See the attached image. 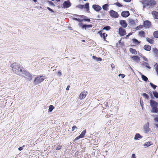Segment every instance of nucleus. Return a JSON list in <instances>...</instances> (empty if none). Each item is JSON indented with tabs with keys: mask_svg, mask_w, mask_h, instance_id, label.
Instances as JSON below:
<instances>
[{
	"mask_svg": "<svg viewBox=\"0 0 158 158\" xmlns=\"http://www.w3.org/2000/svg\"><path fill=\"white\" fill-rule=\"evenodd\" d=\"M99 33L101 37L103 38L104 40L106 39V37L107 36V35L105 33H102V31H100L99 32Z\"/></svg>",
	"mask_w": 158,
	"mask_h": 158,
	"instance_id": "16",
	"label": "nucleus"
},
{
	"mask_svg": "<svg viewBox=\"0 0 158 158\" xmlns=\"http://www.w3.org/2000/svg\"><path fill=\"white\" fill-rule=\"evenodd\" d=\"M131 158H136L135 155V154H133L131 156Z\"/></svg>",
	"mask_w": 158,
	"mask_h": 158,
	"instance_id": "48",
	"label": "nucleus"
},
{
	"mask_svg": "<svg viewBox=\"0 0 158 158\" xmlns=\"http://www.w3.org/2000/svg\"><path fill=\"white\" fill-rule=\"evenodd\" d=\"M130 66V68L131 69V70L133 71V69H132V68H131L130 66Z\"/></svg>",
	"mask_w": 158,
	"mask_h": 158,
	"instance_id": "63",
	"label": "nucleus"
},
{
	"mask_svg": "<svg viewBox=\"0 0 158 158\" xmlns=\"http://www.w3.org/2000/svg\"><path fill=\"white\" fill-rule=\"evenodd\" d=\"M110 26H106L104 27L103 29L106 30L107 31H108L110 30Z\"/></svg>",
	"mask_w": 158,
	"mask_h": 158,
	"instance_id": "41",
	"label": "nucleus"
},
{
	"mask_svg": "<svg viewBox=\"0 0 158 158\" xmlns=\"http://www.w3.org/2000/svg\"><path fill=\"white\" fill-rule=\"evenodd\" d=\"M150 103L152 108L151 112L158 113V103L153 100H151L150 101Z\"/></svg>",
	"mask_w": 158,
	"mask_h": 158,
	"instance_id": "2",
	"label": "nucleus"
},
{
	"mask_svg": "<svg viewBox=\"0 0 158 158\" xmlns=\"http://www.w3.org/2000/svg\"><path fill=\"white\" fill-rule=\"evenodd\" d=\"M92 8L94 10L97 11H99L102 9V8L100 6L95 4L93 5L92 6Z\"/></svg>",
	"mask_w": 158,
	"mask_h": 158,
	"instance_id": "10",
	"label": "nucleus"
},
{
	"mask_svg": "<svg viewBox=\"0 0 158 158\" xmlns=\"http://www.w3.org/2000/svg\"><path fill=\"white\" fill-rule=\"evenodd\" d=\"M118 76H121L122 78H123L125 77V75L123 74H120Z\"/></svg>",
	"mask_w": 158,
	"mask_h": 158,
	"instance_id": "47",
	"label": "nucleus"
},
{
	"mask_svg": "<svg viewBox=\"0 0 158 158\" xmlns=\"http://www.w3.org/2000/svg\"><path fill=\"white\" fill-rule=\"evenodd\" d=\"M62 73L60 72L59 71L57 73V75L59 76L61 75Z\"/></svg>",
	"mask_w": 158,
	"mask_h": 158,
	"instance_id": "52",
	"label": "nucleus"
},
{
	"mask_svg": "<svg viewBox=\"0 0 158 158\" xmlns=\"http://www.w3.org/2000/svg\"><path fill=\"white\" fill-rule=\"evenodd\" d=\"M63 6L64 8H67L70 6L71 4L69 1H65L63 4Z\"/></svg>",
	"mask_w": 158,
	"mask_h": 158,
	"instance_id": "13",
	"label": "nucleus"
},
{
	"mask_svg": "<svg viewBox=\"0 0 158 158\" xmlns=\"http://www.w3.org/2000/svg\"><path fill=\"white\" fill-rule=\"evenodd\" d=\"M153 35L155 37L158 38V31H155Z\"/></svg>",
	"mask_w": 158,
	"mask_h": 158,
	"instance_id": "33",
	"label": "nucleus"
},
{
	"mask_svg": "<svg viewBox=\"0 0 158 158\" xmlns=\"http://www.w3.org/2000/svg\"><path fill=\"white\" fill-rule=\"evenodd\" d=\"M25 147V146L23 145V147H21L19 148H18L19 150L20 151L22 150L23 149V147Z\"/></svg>",
	"mask_w": 158,
	"mask_h": 158,
	"instance_id": "49",
	"label": "nucleus"
},
{
	"mask_svg": "<svg viewBox=\"0 0 158 158\" xmlns=\"http://www.w3.org/2000/svg\"><path fill=\"white\" fill-rule=\"evenodd\" d=\"M147 41L151 44H152L153 43V40L152 39H150L149 38H146Z\"/></svg>",
	"mask_w": 158,
	"mask_h": 158,
	"instance_id": "26",
	"label": "nucleus"
},
{
	"mask_svg": "<svg viewBox=\"0 0 158 158\" xmlns=\"http://www.w3.org/2000/svg\"><path fill=\"white\" fill-rule=\"evenodd\" d=\"M108 5L107 4H105L103 6L102 8L104 10H107L108 9Z\"/></svg>",
	"mask_w": 158,
	"mask_h": 158,
	"instance_id": "32",
	"label": "nucleus"
},
{
	"mask_svg": "<svg viewBox=\"0 0 158 158\" xmlns=\"http://www.w3.org/2000/svg\"><path fill=\"white\" fill-rule=\"evenodd\" d=\"M79 25L81 27L82 29H85L86 30H88L89 28H91L92 27V25H83L81 23H79Z\"/></svg>",
	"mask_w": 158,
	"mask_h": 158,
	"instance_id": "7",
	"label": "nucleus"
},
{
	"mask_svg": "<svg viewBox=\"0 0 158 158\" xmlns=\"http://www.w3.org/2000/svg\"><path fill=\"white\" fill-rule=\"evenodd\" d=\"M141 27H140V26H139V27H137V30H139L140 29H141Z\"/></svg>",
	"mask_w": 158,
	"mask_h": 158,
	"instance_id": "56",
	"label": "nucleus"
},
{
	"mask_svg": "<svg viewBox=\"0 0 158 158\" xmlns=\"http://www.w3.org/2000/svg\"><path fill=\"white\" fill-rule=\"evenodd\" d=\"M61 146L60 145H58L57 146V147L56 148V150H60V149L61 148Z\"/></svg>",
	"mask_w": 158,
	"mask_h": 158,
	"instance_id": "45",
	"label": "nucleus"
},
{
	"mask_svg": "<svg viewBox=\"0 0 158 158\" xmlns=\"http://www.w3.org/2000/svg\"><path fill=\"white\" fill-rule=\"evenodd\" d=\"M140 105L141 104H143V101H141V100H140Z\"/></svg>",
	"mask_w": 158,
	"mask_h": 158,
	"instance_id": "60",
	"label": "nucleus"
},
{
	"mask_svg": "<svg viewBox=\"0 0 158 158\" xmlns=\"http://www.w3.org/2000/svg\"><path fill=\"white\" fill-rule=\"evenodd\" d=\"M152 145V143H151V142H146L145 143L143 144V146H145H145L148 147V146H150V145Z\"/></svg>",
	"mask_w": 158,
	"mask_h": 158,
	"instance_id": "29",
	"label": "nucleus"
},
{
	"mask_svg": "<svg viewBox=\"0 0 158 158\" xmlns=\"http://www.w3.org/2000/svg\"><path fill=\"white\" fill-rule=\"evenodd\" d=\"M131 58L136 63H138L140 60V58L137 56H133L131 57Z\"/></svg>",
	"mask_w": 158,
	"mask_h": 158,
	"instance_id": "15",
	"label": "nucleus"
},
{
	"mask_svg": "<svg viewBox=\"0 0 158 158\" xmlns=\"http://www.w3.org/2000/svg\"><path fill=\"white\" fill-rule=\"evenodd\" d=\"M111 66L112 69H113L115 67L114 65L113 64H111Z\"/></svg>",
	"mask_w": 158,
	"mask_h": 158,
	"instance_id": "54",
	"label": "nucleus"
},
{
	"mask_svg": "<svg viewBox=\"0 0 158 158\" xmlns=\"http://www.w3.org/2000/svg\"><path fill=\"white\" fill-rule=\"evenodd\" d=\"M87 92L85 90L82 92L80 94L79 98L80 100L83 99L87 94Z\"/></svg>",
	"mask_w": 158,
	"mask_h": 158,
	"instance_id": "6",
	"label": "nucleus"
},
{
	"mask_svg": "<svg viewBox=\"0 0 158 158\" xmlns=\"http://www.w3.org/2000/svg\"><path fill=\"white\" fill-rule=\"evenodd\" d=\"M120 24L122 27L124 28H126L127 26V24L125 20H120Z\"/></svg>",
	"mask_w": 158,
	"mask_h": 158,
	"instance_id": "14",
	"label": "nucleus"
},
{
	"mask_svg": "<svg viewBox=\"0 0 158 158\" xmlns=\"http://www.w3.org/2000/svg\"><path fill=\"white\" fill-rule=\"evenodd\" d=\"M143 129L145 133H148L150 131V129L149 128V123L148 122L147 123L144 125Z\"/></svg>",
	"mask_w": 158,
	"mask_h": 158,
	"instance_id": "5",
	"label": "nucleus"
},
{
	"mask_svg": "<svg viewBox=\"0 0 158 158\" xmlns=\"http://www.w3.org/2000/svg\"><path fill=\"white\" fill-rule=\"evenodd\" d=\"M73 19L79 22L83 21V19H77L76 18H73Z\"/></svg>",
	"mask_w": 158,
	"mask_h": 158,
	"instance_id": "39",
	"label": "nucleus"
},
{
	"mask_svg": "<svg viewBox=\"0 0 158 158\" xmlns=\"http://www.w3.org/2000/svg\"><path fill=\"white\" fill-rule=\"evenodd\" d=\"M154 120L156 121L157 122H158V118H157V117H156V118H154Z\"/></svg>",
	"mask_w": 158,
	"mask_h": 158,
	"instance_id": "53",
	"label": "nucleus"
},
{
	"mask_svg": "<svg viewBox=\"0 0 158 158\" xmlns=\"http://www.w3.org/2000/svg\"><path fill=\"white\" fill-rule=\"evenodd\" d=\"M151 22L148 20L144 22V26L145 27L149 28L151 26Z\"/></svg>",
	"mask_w": 158,
	"mask_h": 158,
	"instance_id": "12",
	"label": "nucleus"
},
{
	"mask_svg": "<svg viewBox=\"0 0 158 158\" xmlns=\"http://www.w3.org/2000/svg\"><path fill=\"white\" fill-rule=\"evenodd\" d=\"M141 106L142 108V109H143V104H141Z\"/></svg>",
	"mask_w": 158,
	"mask_h": 158,
	"instance_id": "61",
	"label": "nucleus"
},
{
	"mask_svg": "<svg viewBox=\"0 0 158 158\" xmlns=\"http://www.w3.org/2000/svg\"><path fill=\"white\" fill-rule=\"evenodd\" d=\"M143 57V59L144 60H145V61H147V62H148V60L147 59V58L145 57V56H143V57Z\"/></svg>",
	"mask_w": 158,
	"mask_h": 158,
	"instance_id": "50",
	"label": "nucleus"
},
{
	"mask_svg": "<svg viewBox=\"0 0 158 158\" xmlns=\"http://www.w3.org/2000/svg\"><path fill=\"white\" fill-rule=\"evenodd\" d=\"M129 51H130V52L132 53L133 54H136V51L134 49H133V48H130L129 49Z\"/></svg>",
	"mask_w": 158,
	"mask_h": 158,
	"instance_id": "27",
	"label": "nucleus"
},
{
	"mask_svg": "<svg viewBox=\"0 0 158 158\" xmlns=\"http://www.w3.org/2000/svg\"><path fill=\"white\" fill-rule=\"evenodd\" d=\"M155 2H154L153 0H151L150 2H149L147 5L149 7H150L153 5H155Z\"/></svg>",
	"mask_w": 158,
	"mask_h": 158,
	"instance_id": "18",
	"label": "nucleus"
},
{
	"mask_svg": "<svg viewBox=\"0 0 158 158\" xmlns=\"http://www.w3.org/2000/svg\"><path fill=\"white\" fill-rule=\"evenodd\" d=\"M133 42L135 44H138L139 43L138 41L135 39H133Z\"/></svg>",
	"mask_w": 158,
	"mask_h": 158,
	"instance_id": "37",
	"label": "nucleus"
},
{
	"mask_svg": "<svg viewBox=\"0 0 158 158\" xmlns=\"http://www.w3.org/2000/svg\"><path fill=\"white\" fill-rule=\"evenodd\" d=\"M143 97L145 98L146 99H148L149 98L148 96L146 93H143Z\"/></svg>",
	"mask_w": 158,
	"mask_h": 158,
	"instance_id": "38",
	"label": "nucleus"
},
{
	"mask_svg": "<svg viewBox=\"0 0 158 158\" xmlns=\"http://www.w3.org/2000/svg\"><path fill=\"white\" fill-rule=\"evenodd\" d=\"M150 85H151V86L154 89H155L157 87L156 85H154L152 83H150Z\"/></svg>",
	"mask_w": 158,
	"mask_h": 158,
	"instance_id": "40",
	"label": "nucleus"
},
{
	"mask_svg": "<svg viewBox=\"0 0 158 158\" xmlns=\"http://www.w3.org/2000/svg\"><path fill=\"white\" fill-rule=\"evenodd\" d=\"M83 21H84L88 22H89L90 21V19H83Z\"/></svg>",
	"mask_w": 158,
	"mask_h": 158,
	"instance_id": "43",
	"label": "nucleus"
},
{
	"mask_svg": "<svg viewBox=\"0 0 158 158\" xmlns=\"http://www.w3.org/2000/svg\"><path fill=\"white\" fill-rule=\"evenodd\" d=\"M93 58L95 60L97 61H101L102 60V58L100 57H97L96 56H93Z\"/></svg>",
	"mask_w": 158,
	"mask_h": 158,
	"instance_id": "25",
	"label": "nucleus"
},
{
	"mask_svg": "<svg viewBox=\"0 0 158 158\" xmlns=\"http://www.w3.org/2000/svg\"><path fill=\"white\" fill-rule=\"evenodd\" d=\"M47 8L48 9L49 11H51V12H54V11L51 9L49 7H47Z\"/></svg>",
	"mask_w": 158,
	"mask_h": 158,
	"instance_id": "51",
	"label": "nucleus"
},
{
	"mask_svg": "<svg viewBox=\"0 0 158 158\" xmlns=\"http://www.w3.org/2000/svg\"><path fill=\"white\" fill-rule=\"evenodd\" d=\"M139 34L141 37H144V32L143 31H141L139 32Z\"/></svg>",
	"mask_w": 158,
	"mask_h": 158,
	"instance_id": "34",
	"label": "nucleus"
},
{
	"mask_svg": "<svg viewBox=\"0 0 158 158\" xmlns=\"http://www.w3.org/2000/svg\"><path fill=\"white\" fill-rule=\"evenodd\" d=\"M77 129V128L76 126H74L72 127V131H74L75 129Z\"/></svg>",
	"mask_w": 158,
	"mask_h": 158,
	"instance_id": "44",
	"label": "nucleus"
},
{
	"mask_svg": "<svg viewBox=\"0 0 158 158\" xmlns=\"http://www.w3.org/2000/svg\"><path fill=\"white\" fill-rule=\"evenodd\" d=\"M124 1L126 2H129L131 1V0H123Z\"/></svg>",
	"mask_w": 158,
	"mask_h": 158,
	"instance_id": "55",
	"label": "nucleus"
},
{
	"mask_svg": "<svg viewBox=\"0 0 158 158\" xmlns=\"http://www.w3.org/2000/svg\"><path fill=\"white\" fill-rule=\"evenodd\" d=\"M23 76L25 78H27L28 79L31 80L32 78V76L31 75L27 72L23 70Z\"/></svg>",
	"mask_w": 158,
	"mask_h": 158,
	"instance_id": "4",
	"label": "nucleus"
},
{
	"mask_svg": "<svg viewBox=\"0 0 158 158\" xmlns=\"http://www.w3.org/2000/svg\"><path fill=\"white\" fill-rule=\"evenodd\" d=\"M152 14L154 18L156 19H158V13L156 11H153Z\"/></svg>",
	"mask_w": 158,
	"mask_h": 158,
	"instance_id": "17",
	"label": "nucleus"
},
{
	"mask_svg": "<svg viewBox=\"0 0 158 158\" xmlns=\"http://www.w3.org/2000/svg\"><path fill=\"white\" fill-rule=\"evenodd\" d=\"M43 77V76H39L36 77L34 81V84L37 85L42 82L44 80Z\"/></svg>",
	"mask_w": 158,
	"mask_h": 158,
	"instance_id": "3",
	"label": "nucleus"
},
{
	"mask_svg": "<svg viewBox=\"0 0 158 158\" xmlns=\"http://www.w3.org/2000/svg\"><path fill=\"white\" fill-rule=\"evenodd\" d=\"M144 49L148 51H149L151 49V47L148 45H145L143 47Z\"/></svg>",
	"mask_w": 158,
	"mask_h": 158,
	"instance_id": "19",
	"label": "nucleus"
},
{
	"mask_svg": "<svg viewBox=\"0 0 158 158\" xmlns=\"http://www.w3.org/2000/svg\"><path fill=\"white\" fill-rule=\"evenodd\" d=\"M132 34L131 33H130L128 34V35H127V37H129L130 35H131Z\"/></svg>",
	"mask_w": 158,
	"mask_h": 158,
	"instance_id": "58",
	"label": "nucleus"
},
{
	"mask_svg": "<svg viewBox=\"0 0 158 158\" xmlns=\"http://www.w3.org/2000/svg\"><path fill=\"white\" fill-rule=\"evenodd\" d=\"M10 66L13 72L17 74L20 75L23 73L24 69L19 64L16 63H14L11 64Z\"/></svg>",
	"mask_w": 158,
	"mask_h": 158,
	"instance_id": "1",
	"label": "nucleus"
},
{
	"mask_svg": "<svg viewBox=\"0 0 158 158\" xmlns=\"http://www.w3.org/2000/svg\"><path fill=\"white\" fill-rule=\"evenodd\" d=\"M54 107L52 105H50L49 106V108L48 110V112H51L54 109Z\"/></svg>",
	"mask_w": 158,
	"mask_h": 158,
	"instance_id": "30",
	"label": "nucleus"
},
{
	"mask_svg": "<svg viewBox=\"0 0 158 158\" xmlns=\"http://www.w3.org/2000/svg\"><path fill=\"white\" fill-rule=\"evenodd\" d=\"M142 66L143 67L144 66H145L147 68H148L149 69H151V67H150V66H148V64L144 61H143L142 62V64H141Z\"/></svg>",
	"mask_w": 158,
	"mask_h": 158,
	"instance_id": "21",
	"label": "nucleus"
},
{
	"mask_svg": "<svg viewBox=\"0 0 158 158\" xmlns=\"http://www.w3.org/2000/svg\"><path fill=\"white\" fill-rule=\"evenodd\" d=\"M130 15L129 12L128 11H123L121 13V15L124 17H127Z\"/></svg>",
	"mask_w": 158,
	"mask_h": 158,
	"instance_id": "11",
	"label": "nucleus"
},
{
	"mask_svg": "<svg viewBox=\"0 0 158 158\" xmlns=\"http://www.w3.org/2000/svg\"><path fill=\"white\" fill-rule=\"evenodd\" d=\"M69 87L70 86L69 85L66 88V89L67 90H69Z\"/></svg>",
	"mask_w": 158,
	"mask_h": 158,
	"instance_id": "59",
	"label": "nucleus"
},
{
	"mask_svg": "<svg viewBox=\"0 0 158 158\" xmlns=\"http://www.w3.org/2000/svg\"><path fill=\"white\" fill-rule=\"evenodd\" d=\"M128 23L131 26H134L135 25V22L134 20L131 19H129Z\"/></svg>",
	"mask_w": 158,
	"mask_h": 158,
	"instance_id": "20",
	"label": "nucleus"
},
{
	"mask_svg": "<svg viewBox=\"0 0 158 158\" xmlns=\"http://www.w3.org/2000/svg\"><path fill=\"white\" fill-rule=\"evenodd\" d=\"M80 138H81V137H80V135L77 137L76 139H75L76 140H77V139H79Z\"/></svg>",
	"mask_w": 158,
	"mask_h": 158,
	"instance_id": "57",
	"label": "nucleus"
},
{
	"mask_svg": "<svg viewBox=\"0 0 158 158\" xmlns=\"http://www.w3.org/2000/svg\"><path fill=\"white\" fill-rule=\"evenodd\" d=\"M142 136L140 135L138 133L136 134L134 137V139L135 140L139 139V138H141Z\"/></svg>",
	"mask_w": 158,
	"mask_h": 158,
	"instance_id": "24",
	"label": "nucleus"
},
{
	"mask_svg": "<svg viewBox=\"0 0 158 158\" xmlns=\"http://www.w3.org/2000/svg\"><path fill=\"white\" fill-rule=\"evenodd\" d=\"M114 4L118 7H122V5L118 2L115 3Z\"/></svg>",
	"mask_w": 158,
	"mask_h": 158,
	"instance_id": "42",
	"label": "nucleus"
},
{
	"mask_svg": "<svg viewBox=\"0 0 158 158\" xmlns=\"http://www.w3.org/2000/svg\"><path fill=\"white\" fill-rule=\"evenodd\" d=\"M141 77L142 79L145 81H147L148 80V78L146 76L143 75H141Z\"/></svg>",
	"mask_w": 158,
	"mask_h": 158,
	"instance_id": "28",
	"label": "nucleus"
},
{
	"mask_svg": "<svg viewBox=\"0 0 158 158\" xmlns=\"http://www.w3.org/2000/svg\"><path fill=\"white\" fill-rule=\"evenodd\" d=\"M153 94L154 97H155L156 98H158V93L154 91L153 92Z\"/></svg>",
	"mask_w": 158,
	"mask_h": 158,
	"instance_id": "36",
	"label": "nucleus"
},
{
	"mask_svg": "<svg viewBox=\"0 0 158 158\" xmlns=\"http://www.w3.org/2000/svg\"><path fill=\"white\" fill-rule=\"evenodd\" d=\"M119 33L121 36H123L126 34V32L125 29L120 27L119 29Z\"/></svg>",
	"mask_w": 158,
	"mask_h": 158,
	"instance_id": "9",
	"label": "nucleus"
},
{
	"mask_svg": "<svg viewBox=\"0 0 158 158\" xmlns=\"http://www.w3.org/2000/svg\"><path fill=\"white\" fill-rule=\"evenodd\" d=\"M155 125L158 128V124H156Z\"/></svg>",
	"mask_w": 158,
	"mask_h": 158,
	"instance_id": "64",
	"label": "nucleus"
},
{
	"mask_svg": "<svg viewBox=\"0 0 158 158\" xmlns=\"http://www.w3.org/2000/svg\"><path fill=\"white\" fill-rule=\"evenodd\" d=\"M85 8L86 9L87 11L89 10V3H86L84 6Z\"/></svg>",
	"mask_w": 158,
	"mask_h": 158,
	"instance_id": "31",
	"label": "nucleus"
},
{
	"mask_svg": "<svg viewBox=\"0 0 158 158\" xmlns=\"http://www.w3.org/2000/svg\"><path fill=\"white\" fill-rule=\"evenodd\" d=\"M86 132V130H84L81 133V134L80 135V137H81V138H83L84 137V136Z\"/></svg>",
	"mask_w": 158,
	"mask_h": 158,
	"instance_id": "23",
	"label": "nucleus"
},
{
	"mask_svg": "<svg viewBox=\"0 0 158 158\" xmlns=\"http://www.w3.org/2000/svg\"><path fill=\"white\" fill-rule=\"evenodd\" d=\"M79 8L81 9H82L84 8V5H79L78 6Z\"/></svg>",
	"mask_w": 158,
	"mask_h": 158,
	"instance_id": "46",
	"label": "nucleus"
},
{
	"mask_svg": "<svg viewBox=\"0 0 158 158\" xmlns=\"http://www.w3.org/2000/svg\"><path fill=\"white\" fill-rule=\"evenodd\" d=\"M153 51L154 52V53L158 56V50L156 48H153L152 49Z\"/></svg>",
	"mask_w": 158,
	"mask_h": 158,
	"instance_id": "35",
	"label": "nucleus"
},
{
	"mask_svg": "<svg viewBox=\"0 0 158 158\" xmlns=\"http://www.w3.org/2000/svg\"><path fill=\"white\" fill-rule=\"evenodd\" d=\"M154 69L156 72L157 75L158 76V64L157 63H156L154 65Z\"/></svg>",
	"mask_w": 158,
	"mask_h": 158,
	"instance_id": "22",
	"label": "nucleus"
},
{
	"mask_svg": "<svg viewBox=\"0 0 158 158\" xmlns=\"http://www.w3.org/2000/svg\"><path fill=\"white\" fill-rule=\"evenodd\" d=\"M110 14L111 16L114 18H117L118 17V15L117 13L113 10H111L110 11Z\"/></svg>",
	"mask_w": 158,
	"mask_h": 158,
	"instance_id": "8",
	"label": "nucleus"
},
{
	"mask_svg": "<svg viewBox=\"0 0 158 158\" xmlns=\"http://www.w3.org/2000/svg\"><path fill=\"white\" fill-rule=\"evenodd\" d=\"M108 105V103L107 102H106L105 103L106 106Z\"/></svg>",
	"mask_w": 158,
	"mask_h": 158,
	"instance_id": "62",
	"label": "nucleus"
}]
</instances>
